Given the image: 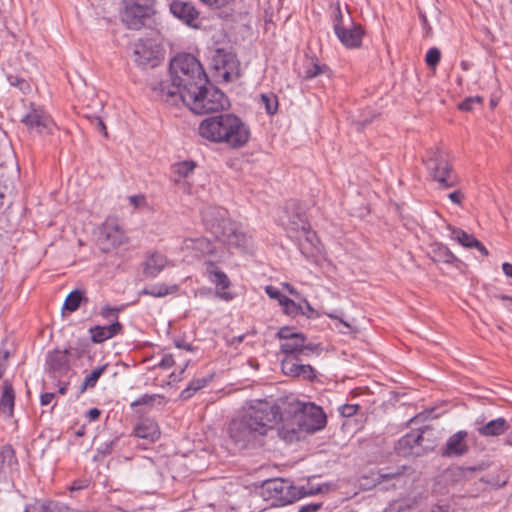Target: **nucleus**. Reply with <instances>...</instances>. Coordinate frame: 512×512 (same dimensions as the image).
Returning <instances> with one entry per match:
<instances>
[{
	"mask_svg": "<svg viewBox=\"0 0 512 512\" xmlns=\"http://www.w3.org/2000/svg\"><path fill=\"white\" fill-rule=\"evenodd\" d=\"M202 219L206 229L225 245L235 248L246 247L248 236L243 226L229 219L227 210L209 207L202 212Z\"/></svg>",
	"mask_w": 512,
	"mask_h": 512,
	"instance_id": "4",
	"label": "nucleus"
},
{
	"mask_svg": "<svg viewBox=\"0 0 512 512\" xmlns=\"http://www.w3.org/2000/svg\"><path fill=\"white\" fill-rule=\"evenodd\" d=\"M301 367V358L284 357L281 362L282 372L290 377H298Z\"/></svg>",
	"mask_w": 512,
	"mask_h": 512,
	"instance_id": "34",
	"label": "nucleus"
},
{
	"mask_svg": "<svg viewBox=\"0 0 512 512\" xmlns=\"http://www.w3.org/2000/svg\"><path fill=\"white\" fill-rule=\"evenodd\" d=\"M426 166L432 179L438 183V188L448 189L458 185L459 177L440 149L437 148L431 153Z\"/></svg>",
	"mask_w": 512,
	"mask_h": 512,
	"instance_id": "7",
	"label": "nucleus"
},
{
	"mask_svg": "<svg viewBox=\"0 0 512 512\" xmlns=\"http://www.w3.org/2000/svg\"><path fill=\"white\" fill-rule=\"evenodd\" d=\"M298 241V247L304 257L314 260L322 253L321 242L311 227L299 235H291Z\"/></svg>",
	"mask_w": 512,
	"mask_h": 512,
	"instance_id": "14",
	"label": "nucleus"
},
{
	"mask_svg": "<svg viewBox=\"0 0 512 512\" xmlns=\"http://www.w3.org/2000/svg\"><path fill=\"white\" fill-rule=\"evenodd\" d=\"M452 235L453 238L456 239L463 247L473 248L474 245L479 244V240L462 229L454 228L452 230Z\"/></svg>",
	"mask_w": 512,
	"mask_h": 512,
	"instance_id": "37",
	"label": "nucleus"
},
{
	"mask_svg": "<svg viewBox=\"0 0 512 512\" xmlns=\"http://www.w3.org/2000/svg\"><path fill=\"white\" fill-rule=\"evenodd\" d=\"M91 341L96 344L105 342L108 339L115 337L118 334L123 333V325L118 321L114 320L111 324L100 326L96 325L89 329Z\"/></svg>",
	"mask_w": 512,
	"mask_h": 512,
	"instance_id": "22",
	"label": "nucleus"
},
{
	"mask_svg": "<svg viewBox=\"0 0 512 512\" xmlns=\"http://www.w3.org/2000/svg\"><path fill=\"white\" fill-rule=\"evenodd\" d=\"M46 365L48 372L54 377L66 375L70 369L67 352L58 349L50 352L46 359Z\"/></svg>",
	"mask_w": 512,
	"mask_h": 512,
	"instance_id": "20",
	"label": "nucleus"
},
{
	"mask_svg": "<svg viewBox=\"0 0 512 512\" xmlns=\"http://www.w3.org/2000/svg\"><path fill=\"white\" fill-rule=\"evenodd\" d=\"M339 41L348 49L359 48L365 31L361 24L351 23V26L342 28L335 33Z\"/></svg>",
	"mask_w": 512,
	"mask_h": 512,
	"instance_id": "18",
	"label": "nucleus"
},
{
	"mask_svg": "<svg viewBox=\"0 0 512 512\" xmlns=\"http://www.w3.org/2000/svg\"><path fill=\"white\" fill-rule=\"evenodd\" d=\"M300 378L304 379V380H313L315 377H316V374H315V370L312 366L308 365V364H302L301 363V367H300V371H299V376Z\"/></svg>",
	"mask_w": 512,
	"mask_h": 512,
	"instance_id": "52",
	"label": "nucleus"
},
{
	"mask_svg": "<svg viewBox=\"0 0 512 512\" xmlns=\"http://www.w3.org/2000/svg\"><path fill=\"white\" fill-rule=\"evenodd\" d=\"M431 429L425 427L420 430H413L401 437L395 447L398 455L403 457H419L434 448V442L425 437L431 433Z\"/></svg>",
	"mask_w": 512,
	"mask_h": 512,
	"instance_id": "9",
	"label": "nucleus"
},
{
	"mask_svg": "<svg viewBox=\"0 0 512 512\" xmlns=\"http://www.w3.org/2000/svg\"><path fill=\"white\" fill-rule=\"evenodd\" d=\"M155 10H149L144 5H133L130 3H125V8L122 12V21L127 25L129 29L139 30L144 25L147 19H149Z\"/></svg>",
	"mask_w": 512,
	"mask_h": 512,
	"instance_id": "13",
	"label": "nucleus"
},
{
	"mask_svg": "<svg viewBox=\"0 0 512 512\" xmlns=\"http://www.w3.org/2000/svg\"><path fill=\"white\" fill-rule=\"evenodd\" d=\"M26 512H70V508L58 501H36L28 506Z\"/></svg>",
	"mask_w": 512,
	"mask_h": 512,
	"instance_id": "26",
	"label": "nucleus"
},
{
	"mask_svg": "<svg viewBox=\"0 0 512 512\" xmlns=\"http://www.w3.org/2000/svg\"><path fill=\"white\" fill-rule=\"evenodd\" d=\"M199 135L216 144L230 149L244 147L250 140L249 126L233 113H222L203 119L198 127Z\"/></svg>",
	"mask_w": 512,
	"mask_h": 512,
	"instance_id": "2",
	"label": "nucleus"
},
{
	"mask_svg": "<svg viewBox=\"0 0 512 512\" xmlns=\"http://www.w3.org/2000/svg\"><path fill=\"white\" fill-rule=\"evenodd\" d=\"M155 2L156 0H125V3H130V4H133V5H141V7H143L144 5L147 7V9L149 10H155L154 6H155Z\"/></svg>",
	"mask_w": 512,
	"mask_h": 512,
	"instance_id": "56",
	"label": "nucleus"
},
{
	"mask_svg": "<svg viewBox=\"0 0 512 512\" xmlns=\"http://www.w3.org/2000/svg\"><path fill=\"white\" fill-rule=\"evenodd\" d=\"M90 480L87 478H81L74 480L69 487L71 493L78 492L80 490L86 489L90 486Z\"/></svg>",
	"mask_w": 512,
	"mask_h": 512,
	"instance_id": "53",
	"label": "nucleus"
},
{
	"mask_svg": "<svg viewBox=\"0 0 512 512\" xmlns=\"http://www.w3.org/2000/svg\"><path fill=\"white\" fill-rule=\"evenodd\" d=\"M173 365H174V357L172 354H165L159 363V367L164 368V369L170 368Z\"/></svg>",
	"mask_w": 512,
	"mask_h": 512,
	"instance_id": "61",
	"label": "nucleus"
},
{
	"mask_svg": "<svg viewBox=\"0 0 512 512\" xmlns=\"http://www.w3.org/2000/svg\"><path fill=\"white\" fill-rule=\"evenodd\" d=\"M203 4L210 7L221 8L228 5L232 0H200Z\"/></svg>",
	"mask_w": 512,
	"mask_h": 512,
	"instance_id": "60",
	"label": "nucleus"
},
{
	"mask_svg": "<svg viewBox=\"0 0 512 512\" xmlns=\"http://www.w3.org/2000/svg\"><path fill=\"white\" fill-rule=\"evenodd\" d=\"M320 491V487L315 489L297 488L282 478L268 479L263 482L260 488L262 497L267 501H271L274 506H284L306 495H314Z\"/></svg>",
	"mask_w": 512,
	"mask_h": 512,
	"instance_id": "6",
	"label": "nucleus"
},
{
	"mask_svg": "<svg viewBox=\"0 0 512 512\" xmlns=\"http://www.w3.org/2000/svg\"><path fill=\"white\" fill-rule=\"evenodd\" d=\"M206 273L208 275L209 281L215 284L217 288L216 296L225 301L232 300L233 294L231 292L225 291L231 285L228 276L212 261L206 262Z\"/></svg>",
	"mask_w": 512,
	"mask_h": 512,
	"instance_id": "15",
	"label": "nucleus"
},
{
	"mask_svg": "<svg viewBox=\"0 0 512 512\" xmlns=\"http://www.w3.org/2000/svg\"><path fill=\"white\" fill-rule=\"evenodd\" d=\"M265 292L266 294L271 298V299H275L278 301V303L282 306V303H284V299H287V296H285L284 294L281 293V291L272 286V285H268L265 287Z\"/></svg>",
	"mask_w": 512,
	"mask_h": 512,
	"instance_id": "50",
	"label": "nucleus"
},
{
	"mask_svg": "<svg viewBox=\"0 0 512 512\" xmlns=\"http://www.w3.org/2000/svg\"><path fill=\"white\" fill-rule=\"evenodd\" d=\"M482 98L479 96L468 97L459 104V109L462 111H472L475 105H480Z\"/></svg>",
	"mask_w": 512,
	"mask_h": 512,
	"instance_id": "49",
	"label": "nucleus"
},
{
	"mask_svg": "<svg viewBox=\"0 0 512 512\" xmlns=\"http://www.w3.org/2000/svg\"><path fill=\"white\" fill-rule=\"evenodd\" d=\"M290 413L299 427L306 431H315L323 428L326 424V415L322 408L313 403H302L294 401L290 403Z\"/></svg>",
	"mask_w": 512,
	"mask_h": 512,
	"instance_id": "10",
	"label": "nucleus"
},
{
	"mask_svg": "<svg viewBox=\"0 0 512 512\" xmlns=\"http://www.w3.org/2000/svg\"><path fill=\"white\" fill-rule=\"evenodd\" d=\"M261 103L268 114L274 115L278 110V98L275 94H261Z\"/></svg>",
	"mask_w": 512,
	"mask_h": 512,
	"instance_id": "44",
	"label": "nucleus"
},
{
	"mask_svg": "<svg viewBox=\"0 0 512 512\" xmlns=\"http://www.w3.org/2000/svg\"><path fill=\"white\" fill-rule=\"evenodd\" d=\"M502 270L507 277L512 278V264L507 262L503 263Z\"/></svg>",
	"mask_w": 512,
	"mask_h": 512,
	"instance_id": "64",
	"label": "nucleus"
},
{
	"mask_svg": "<svg viewBox=\"0 0 512 512\" xmlns=\"http://www.w3.org/2000/svg\"><path fill=\"white\" fill-rule=\"evenodd\" d=\"M311 227L310 223L307 221L305 214L297 212L295 215L291 216L289 222L287 224V232L289 236L291 235H299L305 230Z\"/></svg>",
	"mask_w": 512,
	"mask_h": 512,
	"instance_id": "29",
	"label": "nucleus"
},
{
	"mask_svg": "<svg viewBox=\"0 0 512 512\" xmlns=\"http://www.w3.org/2000/svg\"><path fill=\"white\" fill-rule=\"evenodd\" d=\"M322 508V503H309L301 505L298 512H317Z\"/></svg>",
	"mask_w": 512,
	"mask_h": 512,
	"instance_id": "57",
	"label": "nucleus"
},
{
	"mask_svg": "<svg viewBox=\"0 0 512 512\" xmlns=\"http://www.w3.org/2000/svg\"><path fill=\"white\" fill-rule=\"evenodd\" d=\"M440 59H441L440 50L436 47H433L427 51L426 57H425V62L428 67L434 68L439 64Z\"/></svg>",
	"mask_w": 512,
	"mask_h": 512,
	"instance_id": "46",
	"label": "nucleus"
},
{
	"mask_svg": "<svg viewBox=\"0 0 512 512\" xmlns=\"http://www.w3.org/2000/svg\"><path fill=\"white\" fill-rule=\"evenodd\" d=\"M15 393L10 381L4 380L3 392L0 398V411L11 416L14 408Z\"/></svg>",
	"mask_w": 512,
	"mask_h": 512,
	"instance_id": "27",
	"label": "nucleus"
},
{
	"mask_svg": "<svg viewBox=\"0 0 512 512\" xmlns=\"http://www.w3.org/2000/svg\"><path fill=\"white\" fill-rule=\"evenodd\" d=\"M156 397H160V395L144 394L141 397H139L138 399H136L135 401H133L131 403V407H137V406L151 404V403H153V401L155 400Z\"/></svg>",
	"mask_w": 512,
	"mask_h": 512,
	"instance_id": "54",
	"label": "nucleus"
},
{
	"mask_svg": "<svg viewBox=\"0 0 512 512\" xmlns=\"http://www.w3.org/2000/svg\"><path fill=\"white\" fill-rule=\"evenodd\" d=\"M211 65L218 81L229 83L241 76L240 61L236 54L223 48L215 50Z\"/></svg>",
	"mask_w": 512,
	"mask_h": 512,
	"instance_id": "11",
	"label": "nucleus"
},
{
	"mask_svg": "<svg viewBox=\"0 0 512 512\" xmlns=\"http://www.w3.org/2000/svg\"><path fill=\"white\" fill-rule=\"evenodd\" d=\"M22 122L28 129L34 130L39 134L51 132L53 126V122L48 115L42 110L34 108L23 117Z\"/></svg>",
	"mask_w": 512,
	"mask_h": 512,
	"instance_id": "19",
	"label": "nucleus"
},
{
	"mask_svg": "<svg viewBox=\"0 0 512 512\" xmlns=\"http://www.w3.org/2000/svg\"><path fill=\"white\" fill-rule=\"evenodd\" d=\"M414 501L409 498H400L389 502L383 512H404L414 506Z\"/></svg>",
	"mask_w": 512,
	"mask_h": 512,
	"instance_id": "38",
	"label": "nucleus"
},
{
	"mask_svg": "<svg viewBox=\"0 0 512 512\" xmlns=\"http://www.w3.org/2000/svg\"><path fill=\"white\" fill-rule=\"evenodd\" d=\"M326 71H328V67L326 65H320L311 59L305 67L304 78L311 79L324 74Z\"/></svg>",
	"mask_w": 512,
	"mask_h": 512,
	"instance_id": "43",
	"label": "nucleus"
},
{
	"mask_svg": "<svg viewBox=\"0 0 512 512\" xmlns=\"http://www.w3.org/2000/svg\"><path fill=\"white\" fill-rule=\"evenodd\" d=\"M332 9V23H333V30L334 32H338L342 28H344V15L343 10L341 8V5L339 1L332 3L330 5Z\"/></svg>",
	"mask_w": 512,
	"mask_h": 512,
	"instance_id": "39",
	"label": "nucleus"
},
{
	"mask_svg": "<svg viewBox=\"0 0 512 512\" xmlns=\"http://www.w3.org/2000/svg\"><path fill=\"white\" fill-rule=\"evenodd\" d=\"M296 431L297 429L294 428V427H291V428H288L286 426H282L280 429H279V434L284 438V439H289V440H292L294 435L296 434Z\"/></svg>",
	"mask_w": 512,
	"mask_h": 512,
	"instance_id": "58",
	"label": "nucleus"
},
{
	"mask_svg": "<svg viewBox=\"0 0 512 512\" xmlns=\"http://www.w3.org/2000/svg\"><path fill=\"white\" fill-rule=\"evenodd\" d=\"M87 343H79L76 347H69L68 349H65L64 351L67 352V356L73 357L74 359H80L87 353Z\"/></svg>",
	"mask_w": 512,
	"mask_h": 512,
	"instance_id": "48",
	"label": "nucleus"
},
{
	"mask_svg": "<svg viewBox=\"0 0 512 512\" xmlns=\"http://www.w3.org/2000/svg\"><path fill=\"white\" fill-rule=\"evenodd\" d=\"M191 242L192 249L199 251L202 255L212 254L215 251L214 245L206 238L201 237L197 239L189 240Z\"/></svg>",
	"mask_w": 512,
	"mask_h": 512,
	"instance_id": "42",
	"label": "nucleus"
},
{
	"mask_svg": "<svg viewBox=\"0 0 512 512\" xmlns=\"http://www.w3.org/2000/svg\"><path fill=\"white\" fill-rule=\"evenodd\" d=\"M177 285L167 286L165 284L154 285L151 288H144L139 292V295H150L153 297H164L176 292Z\"/></svg>",
	"mask_w": 512,
	"mask_h": 512,
	"instance_id": "33",
	"label": "nucleus"
},
{
	"mask_svg": "<svg viewBox=\"0 0 512 512\" xmlns=\"http://www.w3.org/2000/svg\"><path fill=\"white\" fill-rule=\"evenodd\" d=\"M405 469H406L405 466L396 467L394 469H391V468L381 469L378 473L377 480L379 483H381L384 481L398 479L404 474Z\"/></svg>",
	"mask_w": 512,
	"mask_h": 512,
	"instance_id": "41",
	"label": "nucleus"
},
{
	"mask_svg": "<svg viewBox=\"0 0 512 512\" xmlns=\"http://www.w3.org/2000/svg\"><path fill=\"white\" fill-rule=\"evenodd\" d=\"M171 87H162V92L169 97L190 92L197 85L208 84V77L200 61L192 54H178L170 61Z\"/></svg>",
	"mask_w": 512,
	"mask_h": 512,
	"instance_id": "3",
	"label": "nucleus"
},
{
	"mask_svg": "<svg viewBox=\"0 0 512 512\" xmlns=\"http://www.w3.org/2000/svg\"><path fill=\"white\" fill-rule=\"evenodd\" d=\"M467 436L468 433L464 430H460L451 435L447 439L445 446L441 450V456L447 458H458L467 454L469 451Z\"/></svg>",
	"mask_w": 512,
	"mask_h": 512,
	"instance_id": "17",
	"label": "nucleus"
},
{
	"mask_svg": "<svg viewBox=\"0 0 512 512\" xmlns=\"http://www.w3.org/2000/svg\"><path fill=\"white\" fill-rule=\"evenodd\" d=\"M82 302H88V298L85 296V291L75 289L67 295L63 305V309L69 312H74L80 307Z\"/></svg>",
	"mask_w": 512,
	"mask_h": 512,
	"instance_id": "31",
	"label": "nucleus"
},
{
	"mask_svg": "<svg viewBox=\"0 0 512 512\" xmlns=\"http://www.w3.org/2000/svg\"><path fill=\"white\" fill-rule=\"evenodd\" d=\"M134 434L148 442H155L159 439L161 433L159 425L154 419L143 418L134 428Z\"/></svg>",
	"mask_w": 512,
	"mask_h": 512,
	"instance_id": "23",
	"label": "nucleus"
},
{
	"mask_svg": "<svg viewBox=\"0 0 512 512\" xmlns=\"http://www.w3.org/2000/svg\"><path fill=\"white\" fill-rule=\"evenodd\" d=\"M448 198L455 204L461 205L464 200V194L461 190H455L448 194Z\"/></svg>",
	"mask_w": 512,
	"mask_h": 512,
	"instance_id": "59",
	"label": "nucleus"
},
{
	"mask_svg": "<svg viewBox=\"0 0 512 512\" xmlns=\"http://www.w3.org/2000/svg\"><path fill=\"white\" fill-rule=\"evenodd\" d=\"M100 239L106 245L105 250H110L123 244L125 236L116 223L106 221L102 226Z\"/></svg>",
	"mask_w": 512,
	"mask_h": 512,
	"instance_id": "21",
	"label": "nucleus"
},
{
	"mask_svg": "<svg viewBox=\"0 0 512 512\" xmlns=\"http://www.w3.org/2000/svg\"><path fill=\"white\" fill-rule=\"evenodd\" d=\"M276 336L283 341L280 344V351L285 357L300 358L301 356H310L318 350L317 345L306 343L307 337L305 334L294 332L288 326L280 328Z\"/></svg>",
	"mask_w": 512,
	"mask_h": 512,
	"instance_id": "8",
	"label": "nucleus"
},
{
	"mask_svg": "<svg viewBox=\"0 0 512 512\" xmlns=\"http://www.w3.org/2000/svg\"><path fill=\"white\" fill-rule=\"evenodd\" d=\"M196 87L190 92H184L181 98L193 113H214L229 107V100L225 94L209 82Z\"/></svg>",
	"mask_w": 512,
	"mask_h": 512,
	"instance_id": "5",
	"label": "nucleus"
},
{
	"mask_svg": "<svg viewBox=\"0 0 512 512\" xmlns=\"http://www.w3.org/2000/svg\"><path fill=\"white\" fill-rule=\"evenodd\" d=\"M196 164L193 161H182L175 163L171 167L172 180L179 183L182 179L188 177L195 169Z\"/></svg>",
	"mask_w": 512,
	"mask_h": 512,
	"instance_id": "30",
	"label": "nucleus"
},
{
	"mask_svg": "<svg viewBox=\"0 0 512 512\" xmlns=\"http://www.w3.org/2000/svg\"><path fill=\"white\" fill-rule=\"evenodd\" d=\"M170 12L174 17L192 28H198L199 11L191 3L183 0H173L169 4Z\"/></svg>",
	"mask_w": 512,
	"mask_h": 512,
	"instance_id": "16",
	"label": "nucleus"
},
{
	"mask_svg": "<svg viewBox=\"0 0 512 512\" xmlns=\"http://www.w3.org/2000/svg\"><path fill=\"white\" fill-rule=\"evenodd\" d=\"M101 411L98 408H92L88 411L87 417L91 421H95L100 417Z\"/></svg>",
	"mask_w": 512,
	"mask_h": 512,
	"instance_id": "63",
	"label": "nucleus"
},
{
	"mask_svg": "<svg viewBox=\"0 0 512 512\" xmlns=\"http://www.w3.org/2000/svg\"><path fill=\"white\" fill-rule=\"evenodd\" d=\"M54 397H55L54 393L46 392V393L41 394V396H40L41 405L42 406L49 405L53 401Z\"/></svg>",
	"mask_w": 512,
	"mask_h": 512,
	"instance_id": "62",
	"label": "nucleus"
},
{
	"mask_svg": "<svg viewBox=\"0 0 512 512\" xmlns=\"http://www.w3.org/2000/svg\"><path fill=\"white\" fill-rule=\"evenodd\" d=\"M429 256L434 262L451 264L457 260L448 247L441 243H434L430 246Z\"/></svg>",
	"mask_w": 512,
	"mask_h": 512,
	"instance_id": "28",
	"label": "nucleus"
},
{
	"mask_svg": "<svg viewBox=\"0 0 512 512\" xmlns=\"http://www.w3.org/2000/svg\"><path fill=\"white\" fill-rule=\"evenodd\" d=\"M509 428L507 421L500 417L489 421L477 429L479 435L484 437H495L504 434Z\"/></svg>",
	"mask_w": 512,
	"mask_h": 512,
	"instance_id": "25",
	"label": "nucleus"
},
{
	"mask_svg": "<svg viewBox=\"0 0 512 512\" xmlns=\"http://www.w3.org/2000/svg\"><path fill=\"white\" fill-rule=\"evenodd\" d=\"M360 409L358 404H344L339 407V413L341 416L349 418L354 416Z\"/></svg>",
	"mask_w": 512,
	"mask_h": 512,
	"instance_id": "51",
	"label": "nucleus"
},
{
	"mask_svg": "<svg viewBox=\"0 0 512 512\" xmlns=\"http://www.w3.org/2000/svg\"><path fill=\"white\" fill-rule=\"evenodd\" d=\"M207 383H208V381L205 378H199V379L192 380L190 382V384L184 390H182V392L180 394L181 399L187 400V399L191 398L195 392H197L198 390L205 387L207 385Z\"/></svg>",
	"mask_w": 512,
	"mask_h": 512,
	"instance_id": "40",
	"label": "nucleus"
},
{
	"mask_svg": "<svg viewBox=\"0 0 512 512\" xmlns=\"http://www.w3.org/2000/svg\"><path fill=\"white\" fill-rule=\"evenodd\" d=\"M129 202L134 208H141L147 205L146 198L142 194L130 196Z\"/></svg>",
	"mask_w": 512,
	"mask_h": 512,
	"instance_id": "55",
	"label": "nucleus"
},
{
	"mask_svg": "<svg viewBox=\"0 0 512 512\" xmlns=\"http://www.w3.org/2000/svg\"><path fill=\"white\" fill-rule=\"evenodd\" d=\"M17 464L15 452L10 445H5L0 449V472L6 473Z\"/></svg>",
	"mask_w": 512,
	"mask_h": 512,
	"instance_id": "32",
	"label": "nucleus"
},
{
	"mask_svg": "<svg viewBox=\"0 0 512 512\" xmlns=\"http://www.w3.org/2000/svg\"><path fill=\"white\" fill-rule=\"evenodd\" d=\"M282 308L283 312L290 317H296L298 315L310 317L307 311H304L303 305L297 304L294 300L290 299L289 297H287V299H284V303H282Z\"/></svg>",
	"mask_w": 512,
	"mask_h": 512,
	"instance_id": "36",
	"label": "nucleus"
},
{
	"mask_svg": "<svg viewBox=\"0 0 512 512\" xmlns=\"http://www.w3.org/2000/svg\"><path fill=\"white\" fill-rule=\"evenodd\" d=\"M167 265V258L161 253H151L144 263V274L147 277H156Z\"/></svg>",
	"mask_w": 512,
	"mask_h": 512,
	"instance_id": "24",
	"label": "nucleus"
},
{
	"mask_svg": "<svg viewBox=\"0 0 512 512\" xmlns=\"http://www.w3.org/2000/svg\"><path fill=\"white\" fill-rule=\"evenodd\" d=\"M108 365L104 364L96 369H94L89 375L86 376L83 383L80 386V393H84L87 389L94 388L101 377V375L106 371Z\"/></svg>",
	"mask_w": 512,
	"mask_h": 512,
	"instance_id": "35",
	"label": "nucleus"
},
{
	"mask_svg": "<svg viewBox=\"0 0 512 512\" xmlns=\"http://www.w3.org/2000/svg\"><path fill=\"white\" fill-rule=\"evenodd\" d=\"M124 309V305L119 307H111L109 305H105L101 308L99 314L101 317L105 319L114 318L115 320H118V314L122 312Z\"/></svg>",
	"mask_w": 512,
	"mask_h": 512,
	"instance_id": "45",
	"label": "nucleus"
},
{
	"mask_svg": "<svg viewBox=\"0 0 512 512\" xmlns=\"http://www.w3.org/2000/svg\"><path fill=\"white\" fill-rule=\"evenodd\" d=\"M134 61L140 66H156L160 59V46L152 39H141L134 45Z\"/></svg>",
	"mask_w": 512,
	"mask_h": 512,
	"instance_id": "12",
	"label": "nucleus"
},
{
	"mask_svg": "<svg viewBox=\"0 0 512 512\" xmlns=\"http://www.w3.org/2000/svg\"><path fill=\"white\" fill-rule=\"evenodd\" d=\"M282 409L265 400L254 401L228 425L229 438L240 449L255 446L282 420Z\"/></svg>",
	"mask_w": 512,
	"mask_h": 512,
	"instance_id": "1",
	"label": "nucleus"
},
{
	"mask_svg": "<svg viewBox=\"0 0 512 512\" xmlns=\"http://www.w3.org/2000/svg\"><path fill=\"white\" fill-rule=\"evenodd\" d=\"M10 85L18 88L22 93L26 94L30 91V84L24 78L18 76H8Z\"/></svg>",
	"mask_w": 512,
	"mask_h": 512,
	"instance_id": "47",
	"label": "nucleus"
}]
</instances>
